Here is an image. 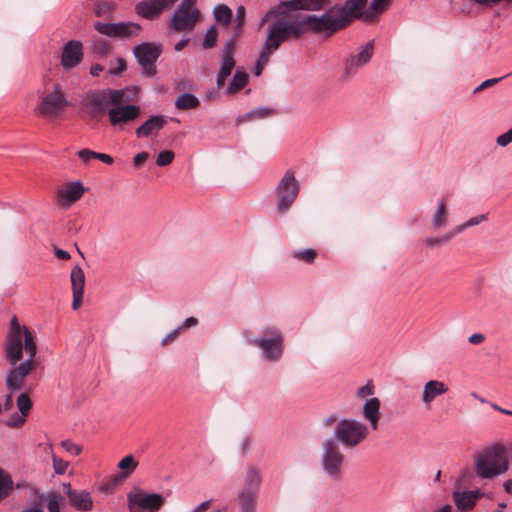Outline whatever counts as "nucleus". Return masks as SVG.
Returning a JSON list of instances; mask_svg holds the SVG:
<instances>
[{"instance_id": "53", "label": "nucleus", "mask_w": 512, "mask_h": 512, "mask_svg": "<svg viewBox=\"0 0 512 512\" xmlns=\"http://www.w3.org/2000/svg\"><path fill=\"white\" fill-rule=\"evenodd\" d=\"M78 156L83 162L88 163L92 159H96L97 152L89 149H82L78 152Z\"/></svg>"}, {"instance_id": "24", "label": "nucleus", "mask_w": 512, "mask_h": 512, "mask_svg": "<svg viewBox=\"0 0 512 512\" xmlns=\"http://www.w3.org/2000/svg\"><path fill=\"white\" fill-rule=\"evenodd\" d=\"M330 0H291L286 3L290 11L306 10L320 11L328 7Z\"/></svg>"}, {"instance_id": "26", "label": "nucleus", "mask_w": 512, "mask_h": 512, "mask_svg": "<svg viewBox=\"0 0 512 512\" xmlns=\"http://www.w3.org/2000/svg\"><path fill=\"white\" fill-rule=\"evenodd\" d=\"M480 493L473 491L455 492L453 499L456 506L461 510H470L474 507Z\"/></svg>"}, {"instance_id": "52", "label": "nucleus", "mask_w": 512, "mask_h": 512, "mask_svg": "<svg viewBox=\"0 0 512 512\" xmlns=\"http://www.w3.org/2000/svg\"><path fill=\"white\" fill-rule=\"evenodd\" d=\"M126 61L123 58L117 59V67H111L108 71L109 75H120L123 71L126 70Z\"/></svg>"}, {"instance_id": "14", "label": "nucleus", "mask_w": 512, "mask_h": 512, "mask_svg": "<svg viewBox=\"0 0 512 512\" xmlns=\"http://www.w3.org/2000/svg\"><path fill=\"white\" fill-rule=\"evenodd\" d=\"M94 28L100 34L113 38L128 39L136 37L141 31V26L134 22L118 23H94Z\"/></svg>"}, {"instance_id": "3", "label": "nucleus", "mask_w": 512, "mask_h": 512, "mask_svg": "<svg viewBox=\"0 0 512 512\" xmlns=\"http://www.w3.org/2000/svg\"><path fill=\"white\" fill-rule=\"evenodd\" d=\"M311 16L300 12L290 13L279 18L270 27L267 39L262 48L263 53L270 56L289 37L299 38L306 33H314Z\"/></svg>"}, {"instance_id": "42", "label": "nucleus", "mask_w": 512, "mask_h": 512, "mask_svg": "<svg viewBox=\"0 0 512 512\" xmlns=\"http://www.w3.org/2000/svg\"><path fill=\"white\" fill-rule=\"evenodd\" d=\"M218 38V32L215 26H212L208 29L206 32V35L204 37L202 46L204 49H211L213 48L217 43Z\"/></svg>"}, {"instance_id": "60", "label": "nucleus", "mask_w": 512, "mask_h": 512, "mask_svg": "<svg viewBox=\"0 0 512 512\" xmlns=\"http://www.w3.org/2000/svg\"><path fill=\"white\" fill-rule=\"evenodd\" d=\"M104 71V66L100 64H94L90 68V73L92 76H99L101 72Z\"/></svg>"}, {"instance_id": "41", "label": "nucleus", "mask_w": 512, "mask_h": 512, "mask_svg": "<svg viewBox=\"0 0 512 512\" xmlns=\"http://www.w3.org/2000/svg\"><path fill=\"white\" fill-rule=\"evenodd\" d=\"M17 407L20 411V413L23 416H26L29 414L31 408H32V401L30 400L29 396L26 393H22L17 398Z\"/></svg>"}, {"instance_id": "28", "label": "nucleus", "mask_w": 512, "mask_h": 512, "mask_svg": "<svg viewBox=\"0 0 512 512\" xmlns=\"http://www.w3.org/2000/svg\"><path fill=\"white\" fill-rule=\"evenodd\" d=\"M238 503L240 512H255L257 493L241 489L238 494Z\"/></svg>"}, {"instance_id": "20", "label": "nucleus", "mask_w": 512, "mask_h": 512, "mask_svg": "<svg viewBox=\"0 0 512 512\" xmlns=\"http://www.w3.org/2000/svg\"><path fill=\"white\" fill-rule=\"evenodd\" d=\"M70 281L73 293L72 308L77 310L82 304L85 287V274L81 267L74 266L72 268Z\"/></svg>"}, {"instance_id": "17", "label": "nucleus", "mask_w": 512, "mask_h": 512, "mask_svg": "<svg viewBox=\"0 0 512 512\" xmlns=\"http://www.w3.org/2000/svg\"><path fill=\"white\" fill-rule=\"evenodd\" d=\"M374 42H367L361 51L351 55L344 63L343 77L348 79L355 75L356 71L366 65L373 56Z\"/></svg>"}, {"instance_id": "51", "label": "nucleus", "mask_w": 512, "mask_h": 512, "mask_svg": "<svg viewBox=\"0 0 512 512\" xmlns=\"http://www.w3.org/2000/svg\"><path fill=\"white\" fill-rule=\"evenodd\" d=\"M512 142V128L507 132L501 134L497 137L496 143L501 147H506Z\"/></svg>"}, {"instance_id": "49", "label": "nucleus", "mask_w": 512, "mask_h": 512, "mask_svg": "<svg viewBox=\"0 0 512 512\" xmlns=\"http://www.w3.org/2000/svg\"><path fill=\"white\" fill-rule=\"evenodd\" d=\"M506 76H504L505 78ZM503 79V77H500V78H491V79H487L485 81H483L479 86H477L474 90H473V93L474 94H477L489 87H492L494 85H496L497 83H499L501 80Z\"/></svg>"}, {"instance_id": "54", "label": "nucleus", "mask_w": 512, "mask_h": 512, "mask_svg": "<svg viewBox=\"0 0 512 512\" xmlns=\"http://www.w3.org/2000/svg\"><path fill=\"white\" fill-rule=\"evenodd\" d=\"M180 333H181V328H177V329L173 330L172 332H170L168 335H166L163 338V340L161 341V345L166 346V345L172 343L174 340H176L178 338Z\"/></svg>"}, {"instance_id": "27", "label": "nucleus", "mask_w": 512, "mask_h": 512, "mask_svg": "<svg viewBox=\"0 0 512 512\" xmlns=\"http://www.w3.org/2000/svg\"><path fill=\"white\" fill-rule=\"evenodd\" d=\"M448 208L444 199H441L437 203V208L432 215V226L434 229H440L447 225L448 223Z\"/></svg>"}, {"instance_id": "59", "label": "nucleus", "mask_w": 512, "mask_h": 512, "mask_svg": "<svg viewBox=\"0 0 512 512\" xmlns=\"http://www.w3.org/2000/svg\"><path fill=\"white\" fill-rule=\"evenodd\" d=\"M197 322H198V321H197V319H196V318H194V317H189V318H187V319L184 321V323L182 324V326H181L180 328H181V330H182V329H187V328L193 327V326H195V325L197 324Z\"/></svg>"}, {"instance_id": "35", "label": "nucleus", "mask_w": 512, "mask_h": 512, "mask_svg": "<svg viewBox=\"0 0 512 512\" xmlns=\"http://www.w3.org/2000/svg\"><path fill=\"white\" fill-rule=\"evenodd\" d=\"M486 219H487L486 215H484V214L476 216V217H472L469 220H467L466 222H464V223H462L460 225H457L453 229H451L449 231V235L446 237V239H452L456 235H458L461 232H463L465 229H467L469 227H472V226H475V225H478L481 222L485 221Z\"/></svg>"}, {"instance_id": "1", "label": "nucleus", "mask_w": 512, "mask_h": 512, "mask_svg": "<svg viewBox=\"0 0 512 512\" xmlns=\"http://www.w3.org/2000/svg\"><path fill=\"white\" fill-rule=\"evenodd\" d=\"M37 352L32 333L26 326L20 325L16 316L10 321L5 344V356L14 366L6 376V386L11 391L23 388L26 377L35 366L33 358Z\"/></svg>"}, {"instance_id": "50", "label": "nucleus", "mask_w": 512, "mask_h": 512, "mask_svg": "<svg viewBox=\"0 0 512 512\" xmlns=\"http://www.w3.org/2000/svg\"><path fill=\"white\" fill-rule=\"evenodd\" d=\"M61 446L69 453L74 455H79L82 452V447L80 445L74 444L70 440H64L61 442Z\"/></svg>"}, {"instance_id": "48", "label": "nucleus", "mask_w": 512, "mask_h": 512, "mask_svg": "<svg viewBox=\"0 0 512 512\" xmlns=\"http://www.w3.org/2000/svg\"><path fill=\"white\" fill-rule=\"evenodd\" d=\"M270 60V56L266 55L265 53L261 52L258 58V61L256 63L254 73L256 76L261 75L264 67L268 64Z\"/></svg>"}, {"instance_id": "22", "label": "nucleus", "mask_w": 512, "mask_h": 512, "mask_svg": "<svg viewBox=\"0 0 512 512\" xmlns=\"http://www.w3.org/2000/svg\"><path fill=\"white\" fill-rule=\"evenodd\" d=\"M166 124L167 119L165 116H151L148 120H146L141 126H139L136 129V136L138 138L150 137L152 135L157 134L160 130H162Z\"/></svg>"}, {"instance_id": "15", "label": "nucleus", "mask_w": 512, "mask_h": 512, "mask_svg": "<svg viewBox=\"0 0 512 512\" xmlns=\"http://www.w3.org/2000/svg\"><path fill=\"white\" fill-rule=\"evenodd\" d=\"M237 49V42L227 40L221 51V66L217 74V87L220 89L225 86L227 78L235 68L236 61L234 55Z\"/></svg>"}, {"instance_id": "19", "label": "nucleus", "mask_w": 512, "mask_h": 512, "mask_svg": "<svg viewBox=\"0 0 512 512\" xmlns=\"http://www.w3.org/2000/svg\"><path fill=\"white\" fill-rule=\"evenodd\" d=\"M84 194V187L81 182H70L64 185L57 192L59 205L69 207L78 201Z\"/></svg>"}, {"instance_id": "18", "label": "nucleus", "mask_w": 512, "mask_h": 512, "mask_svg": "<svg viewBox=\"0 0 512 512\" xmlns=\"http://www.w3.org/2000/svg\"><path fill=\"white\" fill-rule=\"evenodd\" d=\"M83 59L82 44L79 41L71 40L67 42L62 51L61 65L66 70L76 67Z\"/></svg>"}, {"instance_id": "5", "label": "nucleus", "mask_w": 512, "mask_h": 512, "mask_svg": "<svg viewBox=\"0 0 512 512\" xmlns=\"http://www.w3.org/2000/svg\"><path fill=\"white\" fill-rule=\"evenodd\" d=\"M124 90L116 89H103L98 91H92L86 94L83 99V107L88 115L93 119H99L107 111L110 106L119 105L125 102Z\"/></svg>"}, {"instance_id": "7", "label": "nucleus", "mask_w": 512, "mask_h": 512, "mask_svg": "<svg viewBox=\"0 0 512 512\" xmlns=\"http://www.w3.org/2000/svg\"><path fill=\"white\" fill-rule=\"evenodd\" d=\"M299 192L300 185L295 178L294 172L287 170L278 181L274 190L277 212L281 215L286 214L297 199Z\"/></svg>"}, {"instance_id": "10", "label": "nucleus", "mask_w": 512, "mask_h": 512, "mask_svg": "<svg viewBox=\"0 0 512 512\" xmlns=\"http://www.w3.org/2000/svg\"><path fill=\"white\" fill-rule=\"evenodd\" d=\"M200 17L196 0H182L171 18L170 27L176 32L192 31Z\"/></svg>"}, {"instance_id": "64", "label": "nucleus", "mask_w": 512, "mask_h": 512, "mask_svg": "<svg viewBox=\"0 0 512 512\" xmlns=\"http://www.w3.org/2000/svg\"><path fill=\"white\" fill-rule=\"evenodd\" d=\"M189 43V39H182L175 45L176 51H181Z\"/></svg>"}, {"instance_id": "32", "label": "nucleus", "mask_w": 512, "mask_h": 512, "mask_svg": "<svg viewBox=\"0 0 512 512\" xmlns=\"http://www.w3.org/2000/svg\"><path fill=\"white\" fill-rule=\"evenodd\" d=\"M213 13L216 21L220 23L224 28L227 29L232 23L233 14L232 10L228 6L224 4L217 5L214 8Z\"/></svg>"}, {"instance_id": "33", "label": "nucleus", "mask_w": 512, "mask_h": 512, "mask_svg": "<svg viewBox=\"0 0 512 512\" xmlns=\"http://www.w3.org/2000/svg\"><path fill=\"white\" fill-rule=\"evenodd\" d=\"M200 105L199 99L190 93H184L177 97L175 106L179 110L195 109Z\"/></svg>"}, {"instance_id": "34", "label": "nucleus", "mask_w": 512, "mask_h": 512, "mask_svg": "<svg viewBox=\"0 0 512 512\" xmlns=\"http://www.w3.org/2000/svg\"><path fill=\"white\" fill-rule=\"evenodd\" d=\"M245 24V8L244 6H239L236 10V17L232 24L233 33L231 38L228 40H234V42H237L238 39L242 35V29Z\"/></svg>"}, {"instance_id": "63", "label": "nucleus", "mask_w": 512, "mask_h": 512, "mask_svg": "<svg viewBox=\"0 0 512 512\" xmlns=\"http://www.w3.org/2000/svg\"><path fill=\"white\" fill-rule=\"evenodd\" d=\"M476 2L481 5H493L500 2L512 3V0H476Z\"/></svg>"}, {"instance_id": "56", "label": "nucleus", "mask_w": 512, "mask_h": 512, "mask_svg": "<svg viewBox=\"0 0 512 512\" xmlns=\"http://www.w3.org/2000/svg\"><path fill=\"white\" fill-rule=\"evenodd\" d=\"M374 393V385L371 382H368L366 385L360 387L358 389V396L359 397H367Z\"/></svg>"}, {"instance_id": "16", "label": "nucleus", "mask_w": 512, "mask_h": 512, "mask_svg": "<svg viewBox=\"0 0 512 512\" xmlns=\"http://www.w3.org/2000/svg\"><path fill=\"white\" fill-rule=\"evenodd\" d=\"M141 108L137 105H113L108 111L109 122L114 127L123 128L129 122L137 119Z\"/></svg>"}, {"instance_id": "2", "label": "nucleus", "mask_w": 512, "mask_h": 512, "mask_svg": "<svg viewBox=\"0 0 512 512\" xmlns=\"http://www.w3.org/2000/svg\"><path fill=\"white\" fill-rule=\"evenodd\" d=\"M366 6L367 0H346L342 6L335 5L321 15H310L315 34L331 36L356 19L365 21Z\"/></svg>"}, {"instance_id": "40", "label": "nucleus", "mask_w": 512, "mask_h": 512, "mask_svg": "<svg viewBox=\"0 0 512 512\" xmlns=\"http://www.w3.org/2000/svg\"><path fill=\"white\" fill-rule=\"evenodd\" d=\"M47 501V508L49 512H60V505L63 502V497L56 492H49L44 496Z\"/></svg>"}, {"instance_id": "62", "label": "nucleus", "mask_w": 512, "mask_h": 512, "mask_svg": "<svg viewBox=\"0 0 512 512\" xmlns=\"http://www.w3.org/2000/svg\"><path fill=\"white\" fill-rule=\"evenodd\" d=\"M55 255L58 259H61V260H68L70 259V254L67 252V251H64L62 249H56L55 250Z\"/></svg>"}, {"instance_id": "44", "label": "nucleus", "mask_w": 512, "mask_h": 512, "mask_svg": "<svg viewBox=\"0 0 512 512\" xmlns=\"http://www.w3.org/2000/svg\"><path fill=\"white\" fill-rule=\"evenodd\" d=\"M175 154L171 150H163L161 151L156 159V164L158 166H167L172 163L174 160Z\"/></svg>"}, {"instance_id": "46", "label": "nucleus", "mask_w": 512, "mask_h": 512, "mask_svg": "<svg viewBox=\"0 0 512 512\" xmlns=\"http://www.w3.org/2000/svg\"><path fill=\"white\" fill-rule=\"evenodd\" d=\"M449 235V231L443 235L442 237H426L424 239V244L427 246V247H436V246H439L441 245L442 243H446V242H449L451 239H446V237Z\"/></svg>"}, {"instance_id": "45", "label": "nucleus", "mask_w": 512, "mask_h": 512, "mask_svg": "<svg viewBox=\"0 0 512 512\" xmlns=\"http://www.w3.org/2000/svg\"><path fill=\"white\" fill-rule=\"evenodd\" d=\"M53 468L55 473L64 474L69 466V462L64 461L56 455L52 456Z\"/></svg>"}, {"instance_id": "38", "label": "nucleus", "mask_w": 512, "mask_h": 512, "mask_svg": "<svg viewBox=\"0 0 512 512\" xmlns=\"http://www.w3.org/2000/svg\"><path fill=\"white\" fill-rule=\"evenodd\" d=\"M13 489V481L9 474L0 469V501L6 498Z\"/></svg>"}, {"instance_id": "6", "label": "nucleus", "mask_w": 512, "mask_h": 512, "mask_svg": "<svg viewBox=\"0 0 512 512\" xmlns=\"http://www.w3.org/2000/svg\"><path fill=\"white\" fill-rule=\"evenodd\" d=\"M321 448V466L324 474L333 481H340L345 456L339 443L333 438H327L322 442Z\"/></svg>"}, {"instance_id": "29", "label": "nucleus", "mask_w": 512, "mask_h": 512, "mask_svg": "<svg viewBox=\"0 0 512 512\" xmlns=\"http://www.w3.org/2000/svg\"><path fill=\"white\" fill-rule=\"evenodd\" d=\"M391 0H373L370 7L366 9L365 22H374L378 15L388 9Z\"/></svg>"}, {"instance_id": "57", "label": "nucleus", "mask_w": 512, "mask_h": 512, "mask_svg": "<svg viewBox=\"0 0 512 512\" xmlns=\"http://www.w3.org/2000/svg\"><path fill=\"white\" fill-rule=\"evenodd\" d=\"M484 340L485 336L482 333H474L468 338L469 343L473 345L481 344Z\"/></svg>"}, {"instance_id": "25", "label": "nucleus", "mask_w": 512, "mask_h": 512, "mask_svg": "<svg viewBox=\"0 0 512 512\" xmlns=\"http://www.w3.org/2000/svg\"><path fill=\"white\" fill-rule=\"evenodd\" d=\"M69 503L78 510H91L93 501L90 493L85 490L70 491Z\"/></svg>"}, {"instance_id": "55", "label": "nucleus", "mask_w": 512, "mask_h": 512, "mask_svg": "<svg viewBox=\"0 0 512 512\" xmlns=\"http://www.w3.org/2000/svg\"><path fill=\"white\" fill-rule=\"evenodd\" d=\"M149 158L148 152H141L134 156L133 164L136 168H140Z\"/></svg>"}, {"instance_id": "31", "label": "nucleus", "mask_w": 512, "mask_h": 512, "mask_svg": "<svg viewBox=\"0 0 512 512\" xmlns=\"http://www.w3.org/2000/svg\"><path fill=\"white\" fill-rule=\"evenodd\" d=\"M248 79L249 75L247 74V72L242 68H238L233 76L230 85L227 88V94L233 95L242 90L247 85Z\"/></svg>"}, {"instance_id": "36", "label": "nucleus", "mask_w": 512, "mask_h": 512, "mask_svg": "<svg viewBox=\"0 0 512 512\" xmlns=\"http://www.w3.org/2000/svg\"><path fill=\"white\" fill-rule=\"evenodd\" d=\"M273 113V110L271 109H268V108H258V109H255L249 113H246L242 116H239L237 118V124H241V123H244V122H247V121H251V120H254V119H263V118H266L268 116H270L271 114Z\"/></svg>"}, {"instance_id": "8", "label": "nucleus", "mask_w": 512, "mask_h": 512, "mask_svg": "<svg viewBox=\"0 0 512 512\" xmlns=\"http://www.w3.org/2000/svg\"><path fill=\"white\" fill-rule=\"evenodd\" d=\"M368 434V427L355 419H342L334 429V439L346 448L357 447L368 437Z\"/></svg>"}, {"instance_id": "11", "label": "nucleus", "mask_w": 512, "mask_h": 512, "mask_svg": "<svg viewBox=\"0 0 512 512\" xmlns=\"http://www.w3.org/2000/svg\"><path fill=\"white\" fill-rule=\"evenodd\" d=\"M130 512H157L164 504V498L160 494L147 493L138 489L127 496Z\"/></svg>"}, {"instance_id": "9", "label": "nucleus", "mask_w": 512, "mask_h": 512, "mask_svg": "<svg viewBox=\"0 0 512 512\" xmlns=\"http://www.w3.org/2000/svg\"><path fill=\"white\" fill-rule=\"evenodd\" d=\"M283 342V334L275 326L266 327L261 337L249 340L251 345L262 350L265 360L270 362H276L282 357Z\"/></svg>"}, {"instance_id": "13", "label": "nucleus", "mask_w": 512, "mask_h": 512, "mask_svg": "<svg viewBox=\"0 0 512 512\" xmlns=\"http://www.w3.org/2000/svg\"><path fill=\"white\" fill-rule=\"evenodd\" d=\"M133 53L143 67L145 75L154 76L156 74L155 62L162 53L161 45L150 42L141 43L134 47Z\"/></svg>"}, {"instance_id": "23", "label": "nucleus", "mask_w": 512, "mask_h": 512, "mask_svg": "<svg viewBox=\"0 0 512 512\" xmlns=\"http://www.w3.org/2000/svg\"><path fill=\"white\" fill-rule=\"evenodd\" d=\"M381 402L378 398L367 399L363 405V417L369 422L372 430H377L381 418Z\"/></svg>"}, {"instance_id": "12", "label": "nucleus", "mask_w": 512, "mask_h": 512, "mask_svg": "<svg viewBox=\"0 0 512 512\" xmlns=\"http://www.w3.org/2000/svg\"><path fill=\"white\" fill-rule=\"evenodd\" d=\"M68 106V101L64 96L59 84L54 86L53 91L47 92L38 106V113L46 118L57 117Z\"/></svg>"}, {"instance_id": "43", "label": "nucleus", "mask_w": 512, "mask_h": 512, "mask_svg": "<svg viewBox=\"0 0 512 512\" xmlns=\"http://www.w3.org/2000/svg\"><path fill=\"white\" fill-rule=\"evenodd\" d=\"M316 256L317 253L313 249L297 250L293 252L294 258L307 263H312L315 260Z\"/></svg>"}, {"instance_id": "61", "label": "nucleus", "mask_w": 512, "mask_h": 512, "mask_svg": "<svg viewBox=\"0 0 512 512\" xmlns=\"http://www.w3.org/2000/svg\"><path fill=\"white\" fill-rule=\"evenodd\" d=\"M13 405H14L13 396H12V394H8L4 401V410L5 411L11 410Z\"/></svg>"}, {"instance_id": "4", "label": "nucleus", "mask_w": 512, "mask_h": 512, "mask_svg": "<svg viewBox=\"0 0 512 512\" xmlns=\"http://www.w3.org/2000/svg\"><path fill=\"white\" fill-rule=\"evenodd\" d=\"M509 464L508 451L500 444L488 447L474 457L475 472L484 479H492L507 472Z\"/></svg>"}, {"instance_id": "30", "label": "nucleus", "mask_w": 512, "mask_h": 512, "mask_svg": "<svg viewBox=\"0 0 512 512\" xmlns=\"http://www.w3.org/2000/svg\"><path fill=\"white\" fill-rule=\"evenodd\" d=\"M260 483L261 477L259 470L252 466L249 467L244 478L242 490L258 493Z\"/></svg>"}, {"instance_id": "37", "label": "nucleus", "mask_w": 512, "mask_h": 512, "mask_svg": "<svg viewBox=\"0 0 512 512\" xmlns=\"http://www.w3.org/2000/svg\"><path fill=\"white\" fill-rule=\"evenodd\" d=\"M138 462L133 455H127L118 463V468L122 470L121 478H127L137 468Z\"/></svg>"}, {"instance_id": "21", "label": "nucleus", "mask_w": 512, "mask_h": 512, "mask_svg": "<svg viewBox=\"0 0 512 512\" xmlns=\"http://www.w3.org/2000/svg\"><path fill=\"white\" fill-rule=\"evenodd\" d=\"M448 391L447 385L439 380H430L425 383L421 395V401L426 408L431 407V403L438 397Z\"/></svg>"}, {"instance_id": "58", "label": "nucleus", "mask_w": 512, "mask_h": 512, "mask_svg": "<svg viewBox=\"0 0 512 512\" xmlns=\"http://www.w3.org/2000/svg\"><path fill=\"white\" fill-rule=\"evenodd\" d=\"M96 159L97 160H100L108 165H111L113 163V158L108 155V154H105V153H98L97 152V156H96Z\"/></svg>"}, {"instance_id": "47", "label": "nucleus", "mask_w": 512, "mask_h": 512, "mask_svg": "<svg viewBox=\"0 0 512 512\" xmlns=\"http://www.w3.org/2000/svg\"><path fill=\"white\" fill-rule=\"evenodd\" d=\"M26 416L18 415L17 413H14L9 420L6 421V425L11 428H19L21 427L25 421Z\"/></svg>"}, {"instance_id": "39", "label": "nucleus", "mask_w": 512, "mask_h": 512, "mask_svg": "<svg viewBox=\"0 0 512 512\" xmlns=\"http://www.w3.org/2000/svg\"><path fill=\"white\" fill-rule=\"evenodd\" d=\"M92 52L99 58L106 57L111 52V45L106 40L97 39L93 42Z\"/></svg>"}]
</instances>
